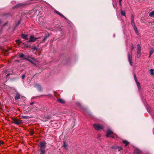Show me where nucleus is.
<instances>
[{"mask_svg": "<svg viewBox=\"0 0 154 154\" xmlns=\"http://www.w3.org/2000/svg\"><path fill=\"white\" fill-rule=\"evenodd\" d=\"M141 52V50H137V54H140Z\"/></svg>", "mask_w": 154, "mask_h": 154, "instance_id": "42", "label": "nucleus"}, {"mask_svg": "<svg viewBox=\"0 0 154 154\" xmlns=\"http://www.w3.org/2000/svg\"><path fill=\"white\" fill-rule=\"evenodd\" d=\"M112 149H119V151L122 148L121 147H119L118 146H113L112 147Z\"/></svg>", "mask_w": 154, "mask_h": 154, "instance_id": "16", "label": "nucleus"}, {"mask_svg": "<svg viewBox=\"0 0 154 154\" xmlns=\"http://www.w3.org/2000/svg\"><path fill=\"white\" fill-rule=\"evenodd\" d=\"M25 76V74H23L22 76V79H23L24 77Z\"/></svg>", "mask_w": 154, "mask_h": 154, "instance_id": "45", "label": "nucleus"}, {"mask_svg": "<svg viewBox=\"0 0 154 154\" xmlns=\"http://www.w3.org/2000/svg\"><path fill=\"white\" fill-rule=\"evenodd\" d=\"M122 142L123 143L125 144V146H126L129 144V142L125 140H123Z\"/></svg>", "mask_w": 154, "mask_h": 154, "instance_id": "19", "label": "nucleus"}, {"mask_svg": "<svg viewBox=\"0 0 154 154\" xmlns=\"http://www.w3.org/2000/svg\"><path fill=\"white\" fill-rule=\"evenodd\" d=\"M7 24V23H5L4 25V26H5V25H6V24Z\"/></svg>", "mask_w": 154, "mask_h": 154, "instance_id": "54", "label": "nucleus"}, {"mask_svg": "<svg viewBox=\"0 0 154 154\" xmlns=\"http://www.w3.org/2000/svg\"><path fill=\"white\" fill-rule=\"evenodd\" d=\"M75 118H73V121H74V122H75Z\"/></svg>", "mask_w": 154, "mask_h": 154, "instance_id": "52", "label": "nucleus"}, {"mask_svg": "<svg viewBox=\"0 0 154 154\" xmlns=\"http://www.w3.org/2000/svg\"><path fill=\"white\" fill-rule=\"evenodd\" d=\"M34 130L32 129L31 131L30 132V134L31 135H33L34 134Z\"/></svg>", "mask_w": 154, "mask_h": 154, "instance_id": "31", "label": "nucleus"}, {"mask_svg": "<svg viewBox=\"0 0 154 154\" xmlns=\"http://www.w3.org/2000/svg\"><path fill=\"white\" fill-rule=\"evenodd\" d=\"M30 59H31L32 60H34L33 58L32 57H30V56H25L24 58V60H27L29 61V60Z\"/></svg>", "mask_w": 154, "mask_h": 154, "instance_id": "10", "label": "nucleus"}, {"mask_svg": "<svg viewBox=\"0 0 154 154\" xmlns=\"http://www.w3.org/2000/svg\"><path fill=\"white\" fill-rule=\"evenodd\" d=\"M74 125L72 127V129L73 128V127H74Z\"/></svg>", "mask_w": 154, "mask_h": 154, "instance_id": "56", "label": "nucleus"}, {"mask_svg": "<svg viewBox=\"0 0 154 154\" xmlns=\"http://www.w3.org/2000/svg\"><path fill=\"white\" fill-rule=\"evenodd\" d=\"M46 144L47 143L45 141H42L40 143L39 145L40 147L39 149V154H46V150L45 149Z\"/></svg>", "mask_w": 154, "mask_h": 154, "instance_id": "1", "label": "nucleus"}, {"mask_svg": "<svg viewBox=\"0 0 154 154\" xmlns=\"http://www.w3.org/2000/svg\"><path fill=\"white\" fill-rule=\"evenodd\" d=\"M32 49L33 50H35L36 51H37V50H38L37 48L36 47H34L32 48Z\"/></svg>", "mask_w": 154, "mask_h": 154, "instance_id": "35", "label": "nucleus"}, {"mask_svg": "<svg viewBox=\"0 0 154 154\" xmlns=\"http://www.w3.org/2000/svg\"><path fill=\"white\" fill-rule=\"evenodd\" d=\"M8 54V53H6V54H5V55H7Z\"/></svg>", "mask_w": 154, "mask_h": 154, "instance_id": "55", "label": "nucleus"}, {"mask_svg": "<svg viewBox=\"0 0 154 154\" xmlns=\"http://www.w3.org/2000/svg\"><path fill=\"white\" fill-rule=\"evenodd\" d=\"M32 109H35V110H38L39 108H38L36 106L34 105L32 107Z\"/></svg>", "mask_w": 154, "mask_h": 154, "instance_id": "18", "label": "nucleus"}, {"mask_svg": "<svg viewBox=\"0 0 154 154\" xmlns=\"http://www.w3.org/2000/svg\"><path fill=\"white\" fill-rule=\"evenodd\" d=\"M154 52L153 49L152 48L149 51V54L150 55H152Z\"/></svg>", "mask_w": 154, "mask_h": 154, "instance_id": "30", "label": "nucleus"}, {"mask_svg": "<svg viewBox=\"0 0 154 154\" xmlns=\"http://www.w3.org/2000/svg\"><path fill=\"white\" fill-rule=\"evenodd\" d=\"M44 117L47 119H50L51 118V116L50 115H45Z\"/></svg>", "mask_w": 154, "mask_h": 154, "instance_id": "21", "label": "nucleus"}, {"mask_svg": "<svg viewBox=\"0 0 154 154\" xmlns=\"http://www.w3.org/2000/svg\"><path fill=\"white\" fill-rule=\"evenodd\" d=\"M93 126L95 129L97 130H99L102 129L103 127L98 124H93Z\"/></svg>", "mask_w": 154, "mask_h": 154, "instance_id": "3", "label": "nucleus"}, {"mask_svg": "<svg viewBox=\"0 0 154 154\" xmlns=\"http://www.w3.org/2000/svg\"><path fill=\"white\" fill-rule=\"evenodd\" d=\"M29 117L28 116H21V118L22 119H28Z\"/></svg>", "mask_w": 154, "mask_h": 154, "instance_id": "25", "label": "nucleus"}, {"mask_svg": "<svg viewBox=\"0 0 154 154\" xmlns=\"http://www.w3.org/2000/svg\"><path fill=\"white\" fill-rule=\"evenodd\" d=\"M24 46L26 48H28L29 46V45H25Z\"/></svg>", "mask_w": 154, "mask_h": 154, "instance_id": "48", "label": "nucleus"}, {"mask_svg": "<svg viewBox=\"0 0 154 154\" xmlns=\"http://www.w3.org/2000/svg\"><path fill=\"white\" fill-rule=\"evenodd\" d=\"M4 143V142L2 141L1 140L0 141V146H1V144H3Z\"/></svg>", "mask_w": 154, "mask_h": 154, "instance_id": "37", "label": "nucleus"}, {"mask_svg": "<svg viewBox=\"0 0 154 154\" xmlns=\"http://www.w3.org/2000/svg\"><path fill=\"white\" fill-rule=\"evenodd\" d=\"M140 54H137V57L138 58H140Z\"/></svg>", "mask_w": 154, "mask_h": 154, "instance_id": "36", "label": "nucleus"}, {"mask_svg": "<svg viewBox=\"0 0 154 154\" xmlns=\"http://www.w3.org/2000/svg\"><path fill=\"white\" fill-rule=\"evenodd\" d=\"M88 114L89 115L91 116H92V113L90 112H88Z\"/></svg>", "mask_w": 154, "mask_h": 154, "instance_id": "41", "label": "nucleus"}, {"mask_svg": "<svg viewBox=\"0 0 154 154\" xmlns=\"http://www.w3.org/2000/svg\"><path fill=\"white\" fill-rule=\"evenodd\" d=\"M137 85L138 88L139 89H140V84L139 82H137L136 83Z\"/></svg>", "mask_w": 154, "mask_h": 154, "instance_id": "27", "label": "nucleus"}, {"mask_svg": "<svg viewBox=\"0 0 154 154\" xmlns=\"http://www.w3.org/2000/svg\"><path fill=\"white\" fill-rule=\"evenodd\" d=\"M36 74H35V75L34 76H35V75H36Z\"/></svg>", "mask_w": 154, "mask_h": 154, "instance_id": "59", "label": "nucleus"}, {"mask_svg": "<svg viewBox=\"0 0 154 154\" xmlns=\"http://www.w3.org/2000/svg\"><path fill=\"white\" fill-rule=\"evenodd\" d=\"M13 122L16 125H19L22 123L21 120H18L17 119H13Z\"/></svg>", "mask_w": 154, "mask_h": 154, "instance_id": "5", "label": "nucleus"}, {"mask_svg": "<svg viewBox=\"0 0 154 154\" xmlns=\"http://www.w3.org/2000/svg\"><path fill=\"white\" fill-rule=\"evenodd\" d=\"M20 57L22 58L23 60H24L25 56L23 53H21L19 55Z\"/></svg>", "mask_w": 154, "mask_h": 154, "instance_id": "17", "label": "nucleus"}, {"mask_svg": "<svg viewBox=\"0 0 154 154\" xmlns=\"http://www.w3.org/2000/svg\"><path fill=\"white\" fill-rule=\"evenodd\" d=\"M136 82V83H137V82H139L138 81V80H137H137H135Z\"/></svg>", "mask_w": 154, "mask_h": 154, "instance_id": "51", "label": "nucleus"}, {"mask_svg": "<svg viewBox=\"0 0 154 154\" xmlns=\"http://www.w3.org/2000/svg\"><path fill=\"white\" fill-rule=\"evenodd\" d=\"M38 38H35L34 36L31 35L30 36L29 42H34Z\"/></svg>", "mask_w": 154, "mask_h": 154, "instance_id": "6", "label": "nucleus"}, {"mask_svg": "<svg viewBox=\"0 0 154 154\" xmlns=\"http://www.w3.org/2000/svg\"><path fill=\"white\" fill-rule=\"evenodd\" d=\"M31 59H30L29 60V61L31 63H32V64H35V63L33 61H32V60H31Z\"/></svg>", "mask_w": 154, "mask_h": 154, "instance_id": "33", "label": "nucleus"}, {"mask_svg": "<svg viewBox=\"0 0 154 154\" xmlns=\"http://www.w3.org/2000/svg\"><path fill=\"white\" fill-rule=\"evenodd\" d=\"M134 49V47H133V46H132L131 47V51L132 50H133V49Z\"/></svg>", "mask_w": 154, "mask_h": 154, "instance_id": "46", "label": "nucleus"}, {"mask_svg": "<svg viewBox=\"0 0 154 154\" xmlns=\"http://www.w3.org/2000/svg\"><path fill=\"white\" fill-rule=\"evenodd\" d=\"M110 137L112 138H114V136H110Z\"/></svg>", "mask_w": 154, "mask_h": 154, "instance_id": "50", "label": "nucleus"}, {"mask_svg": "<svg viewBox=\"0 0 154 154\" xmlns=\"http://www.w3.org/2000/svg\"><path fill=\"white\" fill-rule=\"evenodd\" d=\"M39 110L42 111H45L47 110V108L46 106L45 105H42L41 108L39 109Z\"/></svg>", "mask_w": 154, "mask_h": 154, "instance_id": "8", "label": "nucleus"}, {"mask_svg": "<svg viewBox=\"0 0 154 154\" xmlns=\"http://www.w3.org/2000/svg\"><path fill=\"white\" fill-rule=\"evenodd\" d=\"M154 15V11H152L149 14V16L151 17H152Z\"/></svg>", "mask_w": 154, "mask_h": 154, "instance_id": "24", "label": "nucleus"}, {"mask_svg": "<svg viewBox=\"0 0 154 154\" xmlns=\"http://www.w3.org/2000/svg\"><path fill=\"white\" fill-rule=\"evenodd\" d=\"M113 132L110 130H108L107 131L106 136L107 137H109L110 135H112Z\"/></svg>", "mask_w": 154, "mask_h": 154, "instance_id": "7", "label": "nucleus"}, {"mask_svg": "<svg viewBox=\"0 0 154 154\" xmlns=\"http://www.w3.org/2000/svg\"><path fill=\"white\" fill-rule=\"evenodd\" d=\"M16 61H17V62H18V61H19V60H16Z\"/></svg>", "mask_w": 154, "mask_h": 154, "instance_id": "58", "label": "nucleus"}, {"mask_svg": "<svg viewBox=\"0 0 154 154\" xmlns=\"http://www.w3.org/2000/svg\"><path fill=\"white\" fill-rule=\"evenodd\" d=\"M121 15H122V16H126L125 12L124 11H123L122 10H121Z\"/></svg>", "mask_w": 154, "mask_h": 154, "instance_id": "23", "label": "nucleus"}, {"mask_svg": "<svg viewBox=\"0 0 154 154\" xmlns=\"http://www.w3.org/2000/svg\"><path fill=\"white\" fill-rule=\"evenodd\" d=\"M134 152L136 154H141V151L140 150L138 149H136L135 151Z\"/></svg>", "mask_w": 154, "mask_h": 154, "instance_id": "15", "label": "nucleus"}, {"mask_svg": "<svg viewBox=\"0 0 154 154\" xmlns=\"http://www.w3.org/2000/svg\"><path fill=\"white\" fill-rule=\"evenodd\" d=\"M151 55H150V54H149V58H150V57H151Z\"/></svg>", "mask_w": 154, "mask_h": 154, "instance_id": "53", "label": "nucleus"}, {"mask_svg": "<svg viewBox=\"0 0 154 154\" xmlns=\"http://www.w3.org/2000/svg\"><path fill=\"white\" fill-rule=\"evenodd\" d=\"M28 35H26L22 34L21 35V37L23 39H25L27 37Z\"/></svg>", "mask_w": 154, "mask_h": 154, "instance_id": "22", "label": "nucleus"}, {"mask_svg": "<svg viewBox=\"0 0 154 154\" xmlns=\"http://www.w3.org/2000/svg\"><path fill=\"white\" fill-rule=\"evenodd\" d=\"M66 149H67V148L68 146V145L66 143V142L64 141L63 142V146Z\"/></svg>", "mask_w": 154, "mask_h": 154, "instance_id": "20", "label": "nucleus"}, {"mask_svg": "<svg viewBox=\"0 0 154 154\" xmlns=\"http://www.w3.org/2000/svg\"><path fill=\"white\" fill-rule=\"evenodd\" d=\"M20 98V94L17 92L16 93V95L15 96V100H17Z\"/></svg>", "mask_w": 154, "mask_h": 154, "instance_id": "11", "label": "nucleus"}, {"mask_svg": "<svg viewBox=\"0 0 154 154\" xmlns=\"http://www.w3.org/2000/svg\"><path fill=\"white\" fill-rule=\"evenodd\" d=\"M135 32L137 34V35H138V32L137 30L135 31Z\"/></svg>", "mask_w": 154, "mask_h": 154, "instance_id": "47", "label": "nucleus"}, {"mask_svg": "<svg viewBox=\"0 0 154 154\" xmlns=\"http://www.w3.org/2000/svg\"><path fill=\"white\" fill-rule=\"evenodd\" d=\"M113 6L114 7V5H113Z\"/></svg>", "mask_w": 154, "mask_h": 154, "instance_id": "60", "label": "nucleus"}, {"mask_svg": "<svg viewBox=\"0 0 154 154\" xmlns=\"http://www.w3.org/2000/svg\"><path fill=\"white\" fill-rule=\"evenodd\" d=\"M57 101L62 104L64 103H65L64 100L63 99L61 98L57 99Z\"/></svg>", "mask_w": 154, "mask_h": 154, "instance_id": "14", "label": "nucleus"}, {"mask_svg": "<svg viewBox=\"0 0 154 154\" xmlns=\"http://www.w3.org/2000/svg\"><path fill=\"white\" fill-rule=\"evenodd\" d=\"M131 24L133 26V27H134V26H136L135 25V23L134 22V20L131 21Z\"/></svg>", "mask_w": 154, "mask_h": 154, "instance_id": "28", "label": "nucleus"}, {"mask_svg": "<svg viewBox=\"0 0 154 154\" xmlns=\"http://www.w3.org/2000/svg\"><path fill=\"white\" fill-rule=\"evenodd\" d=\"M11 75V74H10V73H8V74L6 76V78H8V77L9 76V75Z\"/></svg>", "mask_w": 154, "mask_h": 154, "instance_id": "44", "label": "nucleus"}, {"mask_svg": "<svg viewBox=\"0 0 154 154\" xmlns=\"http://www.w3.org/2000/svg\"><path fill=\"white\" fill-rule=\"evenodd\" d=\"M49 34L45 35L44 37V38L43 39L42 42L43 43L45 42L46 40L49 37Z\"/></svg>", "mask_w": 154, "mask_h": 154, "instance_id": "12", "label": "nucleus"}, {"mask_svg": "<svg viewBox=\"0 0 154 154\" xmlns=\"http://www.w3.org/2000/svg\"><path fill=\"white\" fill-rule=\"evenodd\" d=\"M137 50H141V47L139 44H138L137 45Z\"/></svg>", "mask_w": 154, "mask_h": 154, "instance_id": "29", "label": "nucleus"}, {"mask_svg": "<svg viewBox=\"0 0 154 154\" xmlns=\"http://www.w3.org/2000/svg\"><path fill=\"white\" fill-rule=\"evenodd\" d=\"M16 42L17 43H18V45H20V43L21 42L20 41V40H17L16 41Z\"/></svg>", "mask_w": 154, "mask_h": 154, "instance_id": "32", "label": "nucleus"}, {"mask_svg": "<svg viewBox=\"0 0 154 154\" xmlns=\"http://www.w3.org/2000/svg\"><path fill=\"white\" fill-rule=\"evenodd\" d=\"M35 87L37 89L38 91H41L42 89L41 86L38 84H35Z\"/></svg>", "mask_w": 154, "mask_h": 154, "instance_id": "9", "label": "nucleus"}, {"mask_svg": "<svg viewBox=\"0 0 154 154\" xmlns=\"http://www.w3.org/2000/svg\"><path fill=\"white\" fill-rule=\"evenodd\" d=\"M25 5V4L22 3H20L17 4L13 8H21L22 7H23Z\"/></svg>", "mask_w": 154, "mask_h": 154, "instance_id": "4", "label": "nucleus"}, {"mask_svg": "<svg viewBox=\"0 0 154 154\" xmlns=\"http://www.w3.org/2000/svg\"><path fill=\"white\" fill-rule=\"evenodd\" d=\"M55 11L56 13L57 14L59 15L61 17L63 18H64L65 19H66V20H67V19L64 15H63V14H61L58 11Z\"/></svg>", "mask_w": 154, "mask_h": 154, "instance_id": "13", "label": "nucleus"}, {"mask_svg": "<svg viewBox=\"0 0 154 154\" xmlns=\"http://www.w3.org/2000/svg\"><path fill=\"white\" fill-rule=\"evenodd\" d=\"M150 74L153 75H154V69H151L150 70Z\"/></svg>", "mask_w": 154, "mask_h": 154, "instance_id": "26", "label": "nucleus"}, {"mask_svg": "<svg viewBox=\"0 0 154 154\" xmlns=\"http://www.w3.org/2000/svg\"><path fill=\"white\" fill-rule=\"evenodd\" d=\"M2 21L1 20H0V24L1 23Z\"/></svg>", "mask_w": 154, "mask_h": 154, "instance_id": "57", "label": "nucleus"}, {"mask_svg": "<svg viewBox=\"0 0 154 154\" xmlns=\"http://www.w3.org/2000/svg\"><path fill=\"white\" fill-rule=\"evenodd\" d=\"M34 103V102H32V103H30V105H33Z\"/></svg>", "mask_w": 154, "mask_h": 154, "instance_id": "49", "label": "nucleus"}, {"mask_svg": "<svg viewBox=\"0 0 154 154\" xmlns=\"http://www.w3.org/2000/svg\"><path fill=\"white\" fill-rule=\"evenodd\" d=\"M134 16L132 15L131 16V21L134 20Z\"/></svg>", "mask_w": 154, "mask_h": 154, "instance_id": "34", "label": "nucleus"}, {"mask_svg": "<svg viewBox=\"0 0 154 154\" xmlns=\"http://www.w3.org/2000/svg\"><path fill=\"white\" fill-rule=\"evenodd\" d=\"M122 0H119V5L120 6H121V5H122L121 2H122Z\"/></svg>", "mask_w": 154, "mask_h": 154, "instance_id": "39", "label": "nucleus"}, {"mask_svg": "<svg viewBox=\"0 0 154 154\" xmlns=\"http://www.w3.org/2000/svg\"><path fill=\"white\" fill-rule=\"evenodd\" d=\"M134 80H137V77H136V75L135 74H134Z\"/></svg>", "mask_w": 154, "mask_h": 154, "instance_id": "43", "label": "nucleus"}, {"mask_svg": "<svg viewBox=\"0 0 154 154\" xmlns=\"http://www.w3.org/2000/svg\"><path fill=\"white\" fill-rule=\"evenodd\" d=\"M128 60L130 65L132 66V56L131 52H128Z\"/></svg>", "mask_w": 154, "mask_h": 154, "instance_id": "2", "label": "nucleus"}, {"mask_svg": "<svg viewBox=\"0 0 154 154\" xmlns=\"http://www.w3.org/2000/svg\"><path fill=\"white\" fill-rule=\"evenodd\" d=\"M21 20L20 19V20H19L18 21V23H17V25H19L20 24V23L21 22Z\"/></svg>", "mask_w": 154, "mask_h": 154, "instance_id": "40", "label": "nucleus"}, {"mask_svg": "<svg viewBox=\"0 0 154 154\" xmlns=\"http://www.w3.org/2000/svg\"><path fill=\"white\" fill-rule=\"evenodd\" d=\"M133 28H134V29L135 31L137 30V29L136 26H134V27H133Z\"/></svg>", "mask_w": 154, "mask_h": 154, "instance_id": "38", "label": "nucleus"}]
</instances>
